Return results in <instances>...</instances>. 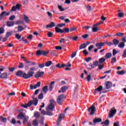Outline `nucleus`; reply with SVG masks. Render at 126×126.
Listing matches in <instances>:
<instances>
[{
    "mask_svg": "<svg viewBox=\"0 0 126 126\" xmlns=\"http://www.w3.org/2000/svg\"><path fill=\"white\" fill-rule=\"evenodd\" d=\"M44 98V94L42 93H41L39 96H38V99L40 100H41V99H43Z\"/></svg>",
    "mask_w": 126,
    "mask_h": 126,
    "instance_id": "48",
    "label": "nucleus"
},
{
    "mask_svg": "<svg viewBox=\"0 0 126 126\" xmlns=\"http://www.w3.org/2000/svg\"><path fill=\"white\" fill-rule=\"evenodd\" d=\"M49 52L43 50H37L36 51V56H47Z\"/></svg>",
    "mask_w": 126,
    "mask_h": 126,
    "instance_id": "3",
    "label": "nucleus"
},
{
    "mask_svg": "<svg viewBox=\"0 0 126 126\" xmlns=\"http://www.w3.org/2000/svg\"><path fill=\"white\" fill-rule=\"evenodd\" d=\"M7 73H3L1 75H0V78L4 79H7Z\"/></svg>",
    "mask_w": 126,
    "mask_h": 126,
    "instance_id": "15",
    "label": "nucleus"
},
{
    "mask_svg": "<svg viewBox=\"0 0 126 126\" xmlns=\"http://www.w3.org/2000/svg\"><path fill=\"white\" fill-rule=\"evenodd\" d=\"M123 57L124 58H126V49L124 51Z\"/></svg>",
    "mask_w": 126,
    "mask_h": 126,
    "instance_id": "64",
    "label": "nucleus"
},
{
    "mask_svg": "<svg viewBox=\"0 0 126 126\" xmlns=\"http://www.w3.org/2000/svg\"><path fill=\"white\" fill-rule=\"evenodd\" d=\"M44 117H41V119L39 121V123L40 124V125H44Z\"/></svg>",
    "mask_w": 126,
    "mask_h": 126,
    "instance_id": "46",
    "label": "nucleus"
},
{
    "mask_svg": "<svg viewBox=\"0 0 126 126\" xmlns=\"http://www.w3.org/2000/svg\"><path fill=\"white\" fill-rule=\"evenodd\" d=\"M18 31L16 32H21V31H23V30L24 29V28L21 26H19L17 28Z\"/></svg>",
    "mask_w": 126,
    "mask_h": 126,
    "instance_id": "24",
    "label": "nucleus"
},
{
    "mask_svg": "<svg viewBox=\"0 0 126 126\" xmlns=\"http://www.w3.org/2000/svg\"><path fill=\"white\" fill-rule=\"evenodd\" d=\"M88 111L90 112V115H94L95 111H96V108H95V106H94V104L89 108Z\"/></svg>",
    "mask_w": 126,
    "mask_h": 126,
    "instance_id": "6",
    "label": "nucleus"
},
{
    "mask_svg": "<svg viewBox=\"0 0 126 126\" xmlns=\"http://www.w3.org/2000/svg\"><path fill=\"white\" fill-rule=\"evenodd\" d=\"M103 90V86H99L98 88L94 90V94L98 93V92H101Z\"/></svg>",
    "mask_w": 126,
    "mask_h": 126,
    "instance_id": "12",
    "label": "nucleus"
},
{
    "mask_svg": "<svg viewBox=\"0 0 126 126\" xmlns=\"http://www.w3.org/2000/svg\"><path fill=\"white\" fill-rule=\"evenodd\" d=\"M20 6H21V4H17L16 6H14L12 7V11H16L17 10H19L20 9Z\"/></svg>",
    "mask_w": 126,
    "mask_h": 126,
    "instance_id": "8",
    "label": "nucleus"
},
{
    "mask_svg": "<svg viewBox=\"0 0 126 126\" xmlns=\"http://www.w3.org/2000/svg\"><path fill=\"white\" fill-rule=\"evenodd\" d=\"M105 62H106V58H101L99 60V63H103Z\"/></svg>",
    "mask_w": 126,
    "mask_h": 126,
    "instance_id": "28",
    "label": "nucleus"
},
{
    "mask_svg": "<svg viewBox=\"0 0 126 126\" xmlns=\"http://www.w3.org/2000/svg\"><path fill=\"white\" fill-rule=\"evenodd\" d=\"M29 69L30 70L28 72V73H23V71L19 70L17 72L16 75L19 77H23L25 79L31 78L34 75V71L36 70V66L31 67Z\"/></svg>",
    "mask_w": 126,
    "mask_h": 126,
    "instance_id": "1",
    "label": "nucleus"
},
{
    "mask_svg": "<svg viewBox=\"0 0 126 126\" xmlns=\"http://www.w3.org/2000/svg\"><path fill=\"white\" fill-rule=\"evenodd\" d=\"M14 25V22L8 21L7 22V26L8 27H12Z\"/></svg>",
    "mask_w": 126,
    "mask_h": 126,
    "instance_id": "21",
    "label": "nucleus"
},
{
    "mask_svg": "<svg viewBox=\"0 0 126 126\" xmlns=\"http://www.w3.org/2000/svg\"><path fill=\"white\" fill-rule=\"evenodd\" d=\"M58 8L60 11H64L65 10L62 5H58Z\"/></svg>",
    "mask_w": 126,
    "mask_h": 126,
    "instance_id": "42",
    "label": "nucleus"
},
{
    "mask_svg": "<svg viewBox=\"0 0 126 126\" xmlns=\"http://www.w3.org/2000/svg\"><path fill=\"white\" fill-rule=\"evenodd\" d=\"M112 57V53H108L105 54V58L106 59H110Z\"/></svg>",
    "mask_w": 126,
    "mask_h": 126,
    "instance_id": "25",
    "label": "nucleus"
},
{
    "mask_svg": "<svg viewBox=\"0 0 126 126\" xmlns=\"http://www.w3.org/2000/svg\"><path fill=\"white\" fill-rule=\"evenodd\" d=\"M54 108H55L54 105H52V104H49L47 106V107H46V110H47V112H49V111H53Z\"/></svg>",
    "mask_w": 126,
    "mask_h": 126,
    "instance_id": "13",
    "label": "nucleus"
},
{
    "mask_svg": "<svg viewBox=\"0 0 126 126\" xmlns=\"http://www.w3.org/2000/svg\"><path fill=\"white\" fill-rule=\"evenodd\" d=\"M12 35V32H7L6 34V37H9V36H11Z\"/></svg>",
    "mask_w": 126,
    "mask_h": 126,
    "instance_id": "55",
    "label": "nucleus"
},
{
    "mask_svg": "<svg viewBox=\"0 0 126 126\" xmlns=\"http://www.w3.org/2000/svg\"><path fill=\"white\" fill-rule=\"evenodd\" d=\"M77 28L75 27L70 28V32H72L73 31H75L76 30Z\"/></svg>",
    "mask_w": 126,
    "mask_h": 126,
    "instance_id": "56",
    "label": "nucleus"
},
{
    "mask_svg": "<svg viewBox=\"0 0 126 126\" xmlns=\"http://www.w3.org/2000/svg\"><path fill=\"white\" fill-rule=\"evenodd\" d=\"M40 86H41V83L40 82H38L36 85L33 86L30 85V87L32 90H33V89H36L37 87H40Z\"/></svg>",
    "mask_w": 126,
    "mask_h": 126,
    "instance_id": "7",
    "label": "nucleus"
},
{
    "mask_svg": "<svg viewBox=\"0 0 126 126\" xmlns=\"http://www.w3.org/2000/svg\"><path fill=\"white\" fill-rule=\"evenodd\" d=\"M52 63V61H48L45 63V66H47V67L50 66Z\"/></svg>",
    "mask_w": 126,
    "mask_h": 126,
    "instance_id": "36",
    "label": "nucleus"
},
{
    "mask_svg": "<svg viewBox=\"0 0 126 126\" xmlns=\"http://www.w3.org/2000/svg\"><path fill=\"white\" fill-rule=\"evenodd\" d=\"M100 122H102V119H101V118H95L93 120V122L94 123V124H96L97 123H100Z\"/></svg>",
    "mask_w": 126,
    "mask_h": 126,
    "instance_id": "22",
    "label": "nucleus"
},
{
    "mask_svg": "<svg viewBox=\"0 0 126 126\" xmlns=\"http://www.w3.org/2000/svg\"><path fill=\"white\" fill-rule=\"evenodd\" d=\"M28 118H29L28 117H26V116H25L24 118V121H23L24 124H26V123H27L28 121Z\"/></svg>",
    "mask_w": 126,
    "mask_h": 126,
    "instance_id": "52",
    "label": "nucleus"
},
{
    "mask_svg": "<svg viewBox=\"0 0 126 126\" xmlns=\"http://www.w3.org/2000/svg\"><path fill=\"white\" fill-rule=\"evenodd\" d=\"M55 84V82H52L51 83L50 86V89L49 90L50 91V92H52V91H53V88H54V85Z\"/></svg>",
    "mask_w": 126,
    "mask_h": 126,
    "instance_id": "30",
    "label": "nucleus"
},
{
    "mask_svg": "<svg viewBox=\"0 0 126 126\" xmlns=\"http://www.w3.org/2000/svg\"><path fill=\"white\" fill-rule=\"evenodd\" d=\"M105 44L103 42H97L95 44V47L98 49H102V47H103Z\"/></svg>",
    "mask_w": 126,
    "mask_h": 126,
    "instance_id": "11",
    "label": "nucleus"
},
{
    "mask_svg": "<svg viewBox=\"0 0 126 126\" xmlns=\"http://www.w3.org/2000/svg\"><path fill=\"white\" fill-rule=\"evenodd\" d=\"M5 13H6V12L3 11L0 14V16H1L2 18H3L4 16H5Z\"/></svg>",
    "mask_w": 126,
    "mask_h": 126,
    "instance_id": "60",
    "label": "nucleus"
},
{
    "mask_svg": "<svg viewBox=\"0 0 126 126\" xmlns=\"http://www.w3.org/2000/svg\"><path fill=\"white\" fill-rule=\"evenodd\" d=\"M87 68L88 69H91L92 68H94V65L92 64H90L87 65Z\"/></svg>",
    "mask_w": 126,
    "mask_h": 126,
    "instance_id": "40",
    "label": "nucleus"
},
{
    "mask_svg": "<svg viewBox=\"0 0 126 126\" xmlns=\"http://www.w3.org/2000/svg\"><path fill=\"white\" fill-rule=\"evenodd\" d=\"M34 117H35L36 119H39V118H40V114H39V112H35L34 113Z\"/></svg>",
    "mask_w": 126,
    "mask_h": 126,
    "instance_id": "37",
    "label": "nucleus"
},
{
    "mask_svg": "<svg viewBox=\"0 0 126 126\" xmlns=\"http://www.w3.org/2000/svg\"><path fill=\"white\" fill-rule=\"evenodd\" d=\"M75 56H76V52H74V53H72L71 55V59H73V58H74V57H75Z\"/></svg>",
    "mask_w": 126,
    "mask_h": 126,
    "instance_id": "58",
    "label": "nucleus"
},
{
    "mask_svg": "<svg viewBox=\"0 0 126 126\" xmlns=\"http://www.w3.org/2000/svg\"><path fill=\"white\" fill-rule=\"evenodd\" d=\"M4 69H5V67L2 66H0V71H3Z\"/></svg>",
    "mask_w": 126,
    "mask_h": 126,
    "instance_id": "62",
    "label": "nucleus"
},
{
    "mask_svg": "<svg viewBox=\"0 0 126 126\" xmlns=\"http://www.w3.org/2000/svg\"><path fill=\"white\" fill-rule=\"evenodd\" d=\"M25 62L26 63H30L29 65H35L36 64V63L35 62H32L31 61H29L28 60H25Z\"/></svg>",
    "mask_w": 126,
    "mask_h": 126,
    "instance_id": "18",
    "label": "nucleus"
},
{
    "mask_svg": "<svg viewBox=\"0 0 126 126\" xmlns=\"http://www.w3.org/2000/svg\"><path fill=\"white\" fill-rule=\"evenodd\" d=\"M56 104V101L54 99H51L50 100V105H52L53 106H55V104Z\"/></svg>",
    "mask_w": 126,
    "mask_h": 126,
    "instance_id": "49",
    "label": "nucleus"
},
{
    "mask_svg": "<svg viewBox=\"0 0 126 126\" xmlns=\"http://www.w3.org/2000/svg\"><path fill=\"white\" fill-rule=\"evenodd\" d=\"M124 15H125V14H124L123 12H120V13H118L119 17H120V18L123 17Z\"/></svg>",
    "mask_w": 126,
    "mask_h": 126,
    "instance_id": "54",
    "label": "nucleus"
},
{
    "mask_svg": "<svg viewBox=\"0 0 126 126\" xmlns=\"http://www.w3.org/2000/svg\"><path fill=\"white\" fill-rule=\"evenodd\" d=\"M85 6L88 9V10H89V11H90L91 10V6H90V5H85Z\"/></svg>",
    "mask_w": 126,
    "mask_h": 126,
    "instance_id": "51",
    "label": "nucleus"
},
{
    "mask_svg": "<svg viewBox=\"0 0 126 126\" xmlns=\"http://www.w3.org/2000/svg\"><path fill=\"white\" fill-rule=\"evenodd\" d=\"M117 62V58L116 57L112 58L111 59V63H116Z\"/></svg>",
    "mask_w": 126,
    "mask_h": 126,
    "instance_id": "50",
    "label": "nucleus"
},
{
    "mask_svg": "<svg viewBox=\"0 0 126 126\" xmlns=\"http://www.w3.org/2000/svg\"><path fill=\"white\" fill-rule=\"evenodd\" d=\"M37 104H38V99L37 98H34L32 100H31L28 102V103H26L25 104H22L21 106L25 109H27L28 107H31L32 105H34V106H37Z\"/></svg>",
    "mask_w": 126,
    "mask_h": 126,
    "instance_id": "2",
    "label": "nucleus"
},
{
    "mask_svg": "<svg viewBox=\"0 0 126 126\" xmlns=\"http://www.w3.org/2000/svg\"><path fill=\"white\" fill-rule=\"evenodd\" d=\"M87 47V45L85 43H83L81 44L79 47V50H82V49H85Z\"/></svg>",
    "mask_w": 126,
    "mask_h": 126,
    "instance_id": "27",
    "label": "nucleus"
},
{
    "mask_svg": "<svg viewBox=\"0 0 126 126\" xmlns=\"http://www.w3.org/2000/svg\"><path fill=\"white\" fill-rule=\"evenodd\" d=\"M117 73L119 74V75H123V74H125L126 73V71L124 70L118 71L117 72Z\"/></svg>",
    "mask_w": 126,
    "mask_h": 126,
    "instance_id": "33",
    "label": "nucleus"
},
{
    "mask_svg": "<svg viewBox=\"0 0 126 126\" xmlns=\"http://www.w3.org/2000/svg\"><path fill=\"white\" fill-rule=\"evenodd\" d=\"M114 126H120V123L119 122H117L114 123Z\"/></svg>",
    "mask_w": 126,
    "mask_h": 126,
    "instance_id": "61",
    "label": "nucleus"
},
{
    "mask_svg": "<svg viewBox=\"0 0 126 126\" xmlns=\"http://www.w3.org/2000/svg\"><path fill=\"white\" fill-rule=\"evenodd\" d=\"M119 40H118L117 39H115L113 40L114 45H118V44H119Z\"/></svg>",
    "mask_w": 126,
    "mask_h": 126,
    "instance_id": "47",
    "label": "nucleus"
},
{
    "mask_svg": "<svg viewBox=\"0 0 126 126\" xmlns=\"http://www.w3.org/2000/svg\"><path fill=\"white\" fill-rule=\"evenodd\" d=\"M118 53H119L118 51L116 50L115 49L113 50V56H116Z\"/></svg>",
    "mask_w": 126,
    "mask_h": 126,
    "instance_id": "53",
    "label": "nucleus"
},
{
    "mask_svg": "<svg viewBox=\"0 0 126 126\" xmlns=\"http://www.w3.org/2000/svg\"><path fill=\"white\" fill-rule=\"evenodd\" d=\"M83 53L84 55H85V56H87V55H88V52H87L85 50H83Z\"/></svg>",
    "mask_w": 126,
    "mask_h": 126,
    "instance_id": "63",
    "label": "nucleus"
},
{
    "mask_svg": "<svg viewBox=\"0 0 126 126\" xmlns=\"http://www.w3.org/2000/svg\"><path fill=\"white\" fill-rule=\"evenodd\" d=\"M63 33H69L70 30L68 28H66L64 30H63Z\"/></svg>",
    "mask_w": 126,
    "mask_h": 126,
    "instance_id": "39",
    "label": "nucleus"
},
{
    "mask_svg": "<svg viewBox=\"0 0 126 126\" xmlns=\"http://www.w3.org/2000/svg\"><path fill=\"white\" fill-rule=\"evenodd\" d=\"M47 36L49 38H51V37L53 36V32H47Z\"/></svg>",
    "mask_w": 126,
    "mask_h": 126,
    "instance_id": "43",
    "label": "nucleus"
},
{
    "mask_svg": "<svg viewBox=\"0 0 126 126\" xmlns=\"http://www.w3.org/2000/svg\"><path fill=\"white\" fill-rule=\"evenodd\" d=\"M101 124L104 126H109V125H110V121L107 119L104 122H102Z\"/></svg>",
    "mask_w": 126,
    "mask_h": 126,
    "instance_id": "26",
    "label": "nucleus"
},
{
    "mask_svg": "<svg viewBox=\"0 0 126 126\" xmlns=\"http://www.w3.org/2000/svg\"><path fill=\"white\" fill-rule=\"evenodd\" d=\"M57 67H59V68H62V67H64L65 66L69 67L71 66V64L69 63V64H64L59 63L56 65Z\"/></svg>",
    "mask_w": 126,
    "mask_h": 126,
    "instance_id": "10",
    "label": "nucleus"
},
{
    "mask_svg": "<svg viewBox=\"0 0 126 126\" xmlns=\"http://www.w3.org/2000/svg\"><path fill=\"white\" fill-rule=\"evenodd\" d=\"M6 118L3 117L2 116L0 117V122L2 123H5V122H6Z\"/></svg>",
    "mask_w": 126,
    "mask_h": 126,
    "instance_id": "32",
    "label": "nucleus"
},
{
    "mask_svg": "<svg viewBox=\"0 0 126 126\" xmlns=\"http://www.w3.org/2000/svg\"><path fill=\"white\" fill-rule=\"evenodd\" d=\"M93 32H97V31H99V29H98V27L96 26V25H93L92 28Z\"/></svg>",
    "mask_w": 126,
    "mask_h": 126,
    "instance_id": "20",
    "label": "nucleus"
},
{
    "mask_svg": "<svg viewBox=\"0 0 126 126\" xmlns=\"http://www.w3.org/2000/svg\"><path fill=\"white\" fill-rule=\"evenodd\" d=\"M55 31L57 33H63V30H62L58 27H55Z\"/></svg>",
    "mask_w": 126,
    "mask_h": 126,
    "instance_id": "17",
    "label": "nucleus"
},
{
    "mask_svg": "<svg viewBox=\"0 0 126 126\" xmlns=\"http://www.w3.org/2000/svg\"><path fill=\"white\" fill-rule=\"evenodd\" d=\"M66 90H67V87L66 86H63L61 88V91L63 93L65 92Z\"/></svg>",
    "mask_w": 126,
    "mask_h": 126,
    "instance_id": "34",
    "label": "nucleus"
},
{
    "mask_svg": "<svg viewBox=\"0 0 126 126\" xmlns=\"http://www.w3.org/2000/svg\"><path fill=\"white\" fill-rule=\"evenodd\" d=\"M124 35H125V33L122 32H118L115 34V36H118V37H123Z\"/></svg>",
    "mask_w": 126,
    "mask_h": 126,
    "instance_id": "38",
    "label": "nucleus"
},
{
    "mask_svg": "<svg viewBox=\"0 0 126 126\" xmlns=\"http://www.w3.org/2000/svg\"><path fill=\"white\" fill-rule=\"evenodd\" d=\"M64 98V96L63 95H60L57 99V102L59 105H62L63 102V98Z\"/></svg>",
    "mask_w": 126,
    "mask_h": 126,
    "instance_id": "5",
    "label": "nucleus"
},
{
    "mask_svg": "<svg viewBox=\"0 0 126 126\" xmlns=\"http://www.w3.org/2000/svg\"><path fill=\"white\" fill-rule=\"evenodd\" d=\"M118 47L119 48H121V49H123V48H124V47H125V43L124 42H120L118 45Z\"/></svg>",
    "mask_w": 126,
    "mask_h": 126,
    "instance_id": "35",
    "label": "nucleus"
},
{
    "mask_svg": "<svg viewBox=\"0 0 126 126\" xmlns=\"http://www.w3.org/2000/svg\"><path fill=\"white\" fill-rule=\"evenodd\" d=\"M98 64H99V62L98 61H94L93 63V65L95 67V66H97Z\"/></svg>",
    "mask_w": 126,
    "mask_h": 126,
    "instance_id": "44",
    "label": "nucleus"
},
{
    "mask_svg": "<svg viewBox=\"0 0 126 126\" xmlns=\"http://www.w3.org/2000/svg\"><path fill=\"white\" fill-rule=\"evenodd\" d=\"M15 38L16 39H18V40H19V39H21V35L16 33L15 34Z\"/></svg>",
    "mask_w": 126,
    "mask_h": 126,
    "instance_id": "45",
    "label": "nucleus"
},
{
    "mask_svg": "<svg viewBox=\"0 0 126 126\" xmlns=\"http://www.w3.org/2000/svg\"><path fill=\"white\" fill-rule=\"evenodd\" d=\"M117 113V110L115 109V107H113L109 111V118H113L115 114Z\"/></svg>",
    "mask_w": 126,
    "mask_h": 126,
    "instance_id": "4",
    "label": "nucleus"
},
{
    "mask_svg": "<svg viewBox=\"0 0 126 126\" xmlns=\"http://www.w3.org/2000/svg\"><path fill=\"white\" fill-rule=\"evenodd\" d=\"M47 15H48V16L49 17H50L51 18H52V17H53V14H52V13H51V12H47Z\"/></svg>",
    "mask_w": 126,
    "mask_h": 126,
    "instance_id": "57",
    "label": "nucleus"
},
{
    "mask_svg": "<svg viewBox=\"0 0 126 126\" xmlns=\"http://www.w3.org/2000/svg\"><path fill=\"white\" fill-rule=\"evenodd\" d=\"M25 116L23 114H20L17 116L18 120H22L25 118Z\"/></svg>",
    "mask_w": 126,
    "mask_h": 126,
    "instance_id": "23",
    "label": "nucleus"
},
{
    "mask_svg": "<svg viewBox=\"0 0 126 126\" xmlns=\"http://www.w3.org/2000/svg\"><path fill=\"white\" fill-rule=\"evenodd\" d=\"M63 118H64V114H60L59 115V118L57 121V124L58 126H59V125H60V124L61 123V122H62V120H63Z\"/></svg>",
    "mask_w": 126,
    "mask_h": 126,
    "instance_id": "9",
    "label": "nucleus"
},
{
    "mask_svg": "<svg viewBox=\"0 0 126 126\" xmlns=\"http://www.w3.org/2000/svg\"><path fill=\"white\" fill-rule=\"evenodd\" d=\"M24 19L26 22H27V23L29 22V19L28 18V17H27V16L24 15Z\"/></svg>",
    "mask_w": 126,
    "mask_h": 126,
    "instance_id": "41",
    "label": "nucleus"
},
{
    "mask_svg": "<svg viewBox=\"0 0 126 126\" xmlns=\"http://www.w3.org/2000/svg\"><path fill=\"white\" fill-rule=\"evenodd\" d=\"M113 86V84L111 82H107L106 84V89H110L111 87Z\"/></svg>",
    "mask_w": 126,
    "mask_h": 126,
    "instance_id": "16",
    "label": "nucleus"
},
{
    "mask_svg": "<svg viewBox=\"0 0 126 126\" xmlns=\"http://www.w3.org/2000/svg\"><path fill=\"white\" fill-rule=\"evenodd\" d=\"M39 123L38 122V120L37 119H35L34 121L32 122V125L34 126H38Z\"/></svg>",
    "mask_w": 126,
    "mask_h": 126,
    "instance_id": "29",
    "label": "nucleus"
},
{
    "mask_svg": "<svg viewBox=\"0 0 126 126\" xmlns=\"http://www.w3.org/2000/svg\"><path fill=\"white\" fill-rule=\"evenodd\" d=\"M44 74V72H38L35 75L34 77L35 78H39V77H41L42 75Z\"/></svg>",
    "mask_w": 126,
    "mask_h": 126,
    "instance_id": "14",
    "label": "nucleus"
},
{
    "mask_svg": "<svg viewBox=\"0 0 126 126\" xmlns=\"http://www.w3.org/2000/svg\"><path fill=\"white\" fill-rule=\"evenodd\" d=\"M42 90L43 91V93H47V92H48V87L47 86H45L44 87H43V89H42Z\"/></svg>",
    "mask_w": 126,
    "mask_h": 126,
    "instance_id": "31",
    "label": "nucleus"
},
{
    "mask_svg": "<svg viewBox=\"0 0 126 126\" xmlns=\"http://www.w3.org/2000/svg\"><path fill=\"white\" fill-rule=\"evenodd\" d=\"M91 60H92V59H91V58L90 57H89V58H86L85 61L87 63H89V62H90Z\"/></svg>",
    "mask_w": 126,
    "mask_h": 126,
    "instance_id": "59",
    "label": "nucleus"
},
{
    "mask_svg": "<svg viewBox=\"0 0 126 126\" xmlns=\"http://www.w3.org/2000/svg\"><path fill=\"white\" fill-rule=\"evenodd\" d=\"M41 114L43 115H47L48 116H52L53 115V113L52 112H49L47 111L46 113L44 110H43L41 111Z\"/></svg>",
    "mask_w": 126,
    "mask_h": 126,
    "instance_id": "19",
    "label": "nucleus"
}]
</instances>
